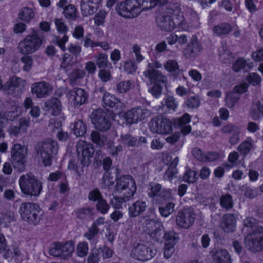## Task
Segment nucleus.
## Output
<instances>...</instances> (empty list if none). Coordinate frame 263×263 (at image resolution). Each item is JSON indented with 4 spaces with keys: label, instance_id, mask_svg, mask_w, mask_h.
<instances>
[{
    "label": "nucleus",
    "instance_id": "1",
    "mask_svg": "<svg viewBox=\"0 0 263 263\" xmlns=\"http://www.w3.org/2000/svg\"><path fill=\"white\" fill-rule=\"evenodd\" d=\"M18 183L21 192L25 195L37 197L43 190L42 182L31 173L22 175Z\"/></svg>",
    "mask_w": 263,
    "mask_h": 263
},
{
    "label": "nucleus",
    "instance_id": "2",
    "mask_svg": "<svg viewBox=\"0 0 263 263\" xmlns=\"http://www.w3.org/2000/svg\"><path fill=\"white\" fill-rule=\"evenodd\" d=\"M42 43V39L38 32L33 29L30 34L27 35L18 44V48L23 54H31L36 51Z\"/></svg>",
    "mask_w": 263,
    "mask_h": 263
},
{
    "label": "nucleus",
    "instance_id": "3",
    "mask_svg": "<svg viewBox=\"0 0 263 263\" xmlns=\"http://www.w3.org/2000/svg\"><path fill=\"white\" fill-rule=\"evenodd\" d=\"M111 115L112 113L105 111L101 108L93 110L91 114L92 123L99 130L107 131L111 125Z\"/></svg>",
    "mask_w": 263,
    "mask_h": 263
},
{
    "label": "nucleus",
    "instance_id": "4",
    "mask_svg": "<svg viewBox=\"0 0 263 263\" xmlns=\"http://www.w3.org/2000/svg\"><path fill=\"white\" fill-rule=\"evenodd\" d=\"M21 217L29 223L36 224L40 221L39 213L40 208L34 203L24 202L21 204L19 209Z\"/></svg>",
    "mask_w": 263,
    "mask_h": 263
},
{
    "label": "nucleus",
    "instance_id": "5",
    "mask_svg": "<svg viewBox=\"0 0 263 263\" xmlns=\"http://www.w3.org/2000/svg\"><path fill=\"white\" fill-rule=\"evenodd\" d=\"M150 130L154 133L168 135L173 132V123L164 117H154L149 122Z\"/></svg>",
    "mask_w": 263,
    "mask_h": 263
},
{
    "label": "nucleus",
    "instance_id": "6",
    "mask_svg": "<svg viewBox=\"0 0 263 263\" xmlns=\"http://www.w3.org/2000/svg\"><path fill=\"white\" fill-rule=\"evenodd\" d=\"M115 192L118 193H130L134 196L137 190L136 182L133 177L129 175H124L119 177L116 175Z\"/></svg>",
    "mask_w": 263,
    "mask_h": 263
},
{
    "label": "nucleus",
    "instance_id": "7",
    "mask_svg": "<svg viewBox=\"0 0 263 263\" xmlns=\"http://www.w3.org/2000/svg\"><path fill=\"white\" fill-rule=\"evenodd\" d=\"M118 14L125 18H134L140 13L136 0H125L119 3L116 7Z\"/></svg>",
    "mask_w": 263,
    "mask_h": 263
},
{
    "label": "nucleus",
    "instance_id": "8",
    "mask_svg": "<svg viewBox=\"0 0 263 263\" xmlns=\"http://www.w3.org/2000/svg\"><path fill=\"white\" fill-rule=\"evenodd\" d=\"M74 250V243L68 241L65 243L55 242L49 249L50 255L54 257H59L63 259L70 257Z\"/></svg>",
    "mask_w": 263,
    "mask_h": 263
},
{
    "label": "nucleus",
    "instance_id": "9",
    "mask_svg": "<svg viewBox=\"0 0 263 263\" xmlns=\"http://www.w3.org/2000/svg\"><path fill=\"white\" fill-rule=\"evenodd\" d=\"M156 254V250L149 247L147 243L140 242L137 243L132 251V256L138 260L145 261L149 260Z\"/></svg>",
    "mask_w": 263,
    "mask_h": 263
},
{
    "label": "nucleus",
    "instance_id": "10",
    "mask_svg": "<svg viewBox=\"0 0 263 263\" xmlns=\"http://www.w3.org/2000/svg\"><path fill=\"white\" fill-rule=\"evenodd\" d=\"M175 10H169L170 14H164L162 17L160 27L162 30L165 31H173L175 28L180 27L184 20L183 16L180 14H174Z\"/></svg>",
    "mask_w": 263,
    "mask_h": 263
},
{
    "label": "nucleus",
    "instance_id": "11",
    "mask_svg": "<svg viewBox=\"0 0 263 263\" xmlns=\"http://www.w3.org/2000/svg\"><path fill=\"white\" fill-rule=\"evenodd\" d=\"M58 151V144L55 140L48 139L44 143L41 151V157L45 166L51 165L53 156L57 154Z\"/></svg>",
    "mask_w": 263,
    "mask_h": 263
},
{
    "label": "nucleus",
    "instance_id": "12",
    "mask_svg": "<svg viewBox=\"0 0 263 263\" xmlns=\"http://www.w3.org/2000/svg\"><path fill=\"white\" fill-rule=\"evenodd\" d=\"M246 247L253 252L263 251V231H253L245 239Z\"/></svg>",
    "mask_w": 263,
    "mask_h": 263
},
{
    "label": "nucleus",
    "instance_id": "13",
    "mask_svg": "<svg viewBox=\"0 0 263 263\" xmlns=\"http://www.w3.org/2000/svg\"><path fill=\"white\" fill-rule=\"evenodd\" d=\"M78 154L81 153L80 164L82 167L88 166L91 162L95 153V148L92 144L85 141L77 146Z\"/></svg>",
    "mask_w": 263,
    "mask_h": 263
},
{
    "label": "nucleus",
    "instance_id": "14",
    "mask_svg": "<svg viewBox=\"0 0 263 263\" xmlns=\"http://www.w3.org/2000/svg\"><path fill=\"white\" fill-rule=\"evenodd\" d=\"M11 162L14 168L18 167L20 170L24 168L26 162V155L24 148L20 144L16 143L13 145L11 151Z\"/></svg>",
    "mask_w": 263,
    "mask_h": 263
},
{
    "label": "nucleus",
    "instance_id": "15",
    "mask_svg": "<svg viewBox=\"0 0 263 263\" xmlns=\"http://www.w3.org/2000/svg\"><path fill=\"white\" fill-rule=\"evenodd\" d=\"M195 219L194 212L190 208H185L178 212L176 216V223L180 228L188 229L193 225Z\"/></svg>",
    "mask_w": 263,
    "mask_h": 263
},
{
    "label": "nucleus",
    "instance_id": "16",
    "mask_svg": "<svg viewBox=\"0 0 263 263\" xmlns=\"http://www.w3.org/2000/svg\"><path fill=\"white\" fill-rule=\"evenodd\" d=\"M148 110L147 109L137 107L127 111L124 117L126 123L130 125L144 120L148 116Z\"/></svg>",
    "mask_w": 263,
    "mask_h": 263
},
{
    "label": "nucleus",
    "instance_id": "17",
    "mask_svg": "<svg viewBox=\"0 0 263 263\" xmlns=\"http://www.w3.org/2000/svg\"><path fill=\"white\" fill-rule=\"evenodd\" d=\"M192 154L198 160L204 163L213 162L220 159V154L218 152L209 151L205 153L198 147L194 148Z\"/></svg>",
    "mask_w": 263,
    "mask_h": 263
},
{
    "label": "nucleus",
    "instance_id": "18",
    "mask_svg": "<svg viewBox=\"0 0 263 263\" xmlns=\"http://www.w3.org/2000/svg\"><path fill=\"white\" fill-rule=\"evenodd\" d=\"M202 50V46L196 35L192 36L191 41L183 49V54L187 59L195 58Z\"/></svg>",
    "mask_w": 263,
    "mask_h": 263
},
{
    "label": "nucleus",
    "instance_id": "19",
    "mask_svg": "<svg viewBox=\"0 0 263 263\" xmlns=\"http://www.w3.org/2000/svg\"><path fill=\"white\" fill-rule=\"evenodd\" d=\"M59 8L63 9V14L65 18L70 21H74L78 16V11L73 4H68L67 0H60L58 4Z\"/></svg>",
    "mask_w": 263,
    "mask_h": 263
},
{
    "label": "nucleus",
    "instance_id": "20",
    "mask_svg": "<svg viewBox=\"0 0 263 263\" xmlns=\"http://www.w3.org/2000/svg\"><path fill=\"white\" fill-rule=\"evenodd\" d=\"M219 226L222 230H236V216L234 213L224 214L220 220Z\"/></svg>",
    "mask_w": 263,
    "mask_h": 263
},
{
    "label": "nucleus",
    "instance_id": "21",
    "mask_svg": "<svg viewBox=\"0 0 263 263\" xmlns=\"http://www.w3.org/2000/svg\"><path fill=\"white\" fill-rule=\"evenodd\" d=\"M44 106L46 110L54 117L59 116L62 111L61 102L56 97H52L45 101Z\"/></svg>",
    "mask_w": 263,
    "mask_h": 263
},
{
    "label": "nucleus",
    "instance_id": "22",
    "mask_svg": "<svg viewBox=\"0 0 263 263\" xmlns=\"http://www.w3.org/2000/svg\"><path fill=\"white\" fill-rule=\"evenodd\" d=\"M50 90V85L44 81L34 83L31 87V92L37 98L46 97Z\"/></svg>",
    "mask_w": 263,
    "mask_h": 263
},
{
    "label": "nucleus",
    "instance_id": "23",
    "mask_svg": "<svg viewBox=\"0 0 263 263\" xmlns=\"http://www.w3.org/2000/svg\"><path fill=\"white\" fill-rule=\"evenodd\" d=\"M101 0H81V9L83 14H93L98 9Z\"/></svg>",
    "mask_w": 263,
    "mask_h": 263
},
{
    "label": "nucleus",
    "instance_id": "24",
    "mask_svg": "<svg viewBox=\"0 0 263 263\" xmlns=\"http://www.w3.org/2000/svg\"><path fill=\"white\" fill-rule=\"evenodd\" d=\"M102 103L103 107L107 110L109 109L116 110L119 107L120 101L114 95L106 91L102 98Z\"/></svg>",
    "mask_w": 263,
    "mask_h": 263
},
{
    "label": "nucleus",
    "instance_id": "25",
    "mask_svg": "<svg viewBox=\"0 0 263 263\" xmlns=\"http://www.w3.org/2000/svg\"><path fill=\"white\" fill-rule=\"evenodd\" d=\"M71 96H73L72 99L73 105L77 107L85 104L88 99L87 92L81 88H77L71 91Z\"/></svg>",
    "mask_w": 263,
    "mask_h": 263
},
{
    "label": "nucleus",
    "instance_id": "26",
    "mask_svg": "<svg viewBox=\"0 0 263 263\" xmlns=\"http://www.w3.org/2000/svg\"><path fill=\"white\" fill-rule=\"evenodd\" d=\"M120 195L119 196L114 195L112 199L111 200V204L115 209H119L122 208L123 203L131 200L134 196L132 192L130 193H118Z\"/></svg>",
    "mask_w": 263,
    "mask_h": 263
},
{
    "label": "nucleus",
    "instance_id": "27",
    "mask_svg": "<svg viewBox=\"0 0 263 263\" xmlns=\"http://www.w3.org/2000/svg\"><path fill=\"white\" fill-rule=\"evenodd\" d=\"M145 201L138 200L133 203L128 208L129 215L131 217H135L144 212L146 209Z\"/></svg>",
    "mask_w": 263,
    "mask_h": 263
},
{
    "label": "nucleus",
    "instance_id": "28",
    "mask_svg": "<svg viewBox=\"0 0 263 263\" xmlns=\"http://www.w3.org/2000/svg\"><path fill=\"white\" fill-rule=\"evenodd\" d=\"M254 141L251 137H248L238 146L237 150L241 156H247L253 149Z\"/></svg>",
    "mask_w": 263,
    "mask_h": 263
},
{
    "label": "nucleus",
    "instance_id": "29",
    "mask_svg": "<svg viewBox=\"0 0 263 263\" xmlns=\"http://www.w3.org/2000/svg\"><path fill=\"white\" fill-rule=\"evenodd\" d=\"M232 30L231 25L229 23H220L215 25L213 29L214 33L217 36H221L230 33Z\"/></svg>",
    "mask_w": 263,
    "mask_h": 263
},
{
    "label": "nucleus",
    "instance_id": "30",
    "mask_svg": "<svg viewBox=\"0 0 263 263\" xmlns=\"http://www.w3.org/2000/svg\"><path fill=\"white\" fill-rule=\"evenodd\" d=\"M23 80L17 76H12L5 83V91H13L23 85Z\"/></svg>",
    "mask_w": 263,
    "mask_h": 263
},
{
    "label": "nucleus",
    "instance_id": "31",
    "mask_svg": "<svg viewBox=\"0 0 263 263\" xmlns=\"http://www.w3.org/2000/svg\"><path fill=\"white\" fill-rule=\"evenodd\" d=\"M16 220L14 216L10 213H3L0 214V227L8 228L14 224Z\"/></svg>",
    "mask_w": 263,
    "mask_h": 263
},
{
    "label": "nucleus",
    "instance_id": "32",
    "mask_svg": "<svg viewBox=\"0 0 263 263\" xmlns=\"http://www.w3.org/2000/svg\"><path fill=\"white\" fill-rule=\"evenodd\" d=\"M137 7L142 11L151 10L159 5L160 0H136Z\"/></svg>",
    "mask_w": 263,
    "mask_h": 263
},
{
    "label": "nucleus",
    "instance_id": "33",
    "mask_svg": "<svg viewBox=\"0 0 263 263\" xmlns=\"http://www.w3.org/2000/svg\"><path fill=\"white\" fill-rule=\"evenodd\" d=\"M72 129L76 137H82L86 133L87 127L82 120H78L74 122Z\"/></svg>",
    "mask_w": 263,
    "mask_h": 263
},
{
    "label": "nucleus",
    "instance_id": "34",
    "mask_svg": "<svg viewBox=\"0 0 263 263\" xmlns=\"http://www.w3.org/2000/svg\"><path fill=\"white\" fill-rule=\"evenodd\" d=\"M252 66L253 63H247V61L244 58L239 57L233 63L232 68L234 72H238L241 70L245 69L246 67H248L249 69H251L252 68Z\"/></svg>",
    "mask_w": 263,
    "mask_h": 263
},
{
    "label": "nucleus",
    "instance_id": "35",
    "mask_svg": "<svg viewBox=\"0 0 263 263\" xmlns=\"http://www.w3.org/2000/svg\"><path fill=\"white\" fill-rule=\"evenodd\" d=\"M18 18L26 23H29L34 16L33 9L28 7H23L18 12Z\"/></svg>",
    "mask_w": 263,
    "mask_h": 263
},
{
    "label": "nucleus",
    "instance_id": "36",
    "mask_svg": "<svg viewBox=\"0 0 263 263\" xmlns=\"http://www.w3.org/2000/svg\"><path fill=\"white\" fill-rule=\"evenodd\" d=\"M214 263H231L229 253L226 250H217L214 256Z\"/></svg>",
    "mask_w": 263,
    "mask_h": 263
},
{
    "label": "nucleus",
    "instance_id": "37",
    "mask_svg": "<svg viewBox=\"0 0 263 263\" xmlns=\"http://www.w3.org/2000/svg\"><path fill=\"white\" fill-rule=\"evenodd\" d=\"M220 206L227 210H229L233 208L234 202L232 196L230 194L222 195L219 199Z\"/></svg>",
    "mask_w": 263,
    "mask_h": 263
},
{
    "label": "nucleus",
    "instance_id": "38",
    "mask_svg": "<svg viewBox=\"0 0 263 263\" xmlns=\"http://www.w3.org/2000/svg\"><path fill=\"white\" fill-rule=\"evenodd\" d=\"M144 73L145 76L149 78L151 83L164 80L161 72L155 69L148 68Z\"/></svg>",
    "mask_w": 263,
    "mask_h": 263
},
{
    "label": "nucleus",
    "instance_id": "39",
    "mask_svg": "<svg viewBox=\"0 0 263 263\" xmlns=\"http://www.w3.org/2000/svg\"><path fill=\"white\" fill-rule=\"evenodd\" d=\"M90 139L93 143L95 144L97 146L101 147L104 145L106 137L101 135L97 131L92 130L90 134Z\"/></svg>",
    "mask_w": 263,
    "mask_h": 263
},
{
    "label": "nucleus",
    "instance_id": "40",
    "mask_svg": "<svg viewBox=\"0 0 263 263\" xmlns=\"http://www.w3.org/2000/svg\"><path fill=\"white\" fill-rule=\"evenodd\" d=\"M240 97L232 90L228 92L226 96V102L228 107L233 108L238 102Z\"/></svg>",
    "mask_w": 263,
    "mask_h": 263
},
{
    "label": "nucleus",
    "instance_id": "41",
    "mask_svg": "<svg viewBox=\"0 0 263 263\" xmlns=\"http://www.w3.org/2000/svg\"><path fill=\"white\" fill-rule=\"evenodd\" d=\"M165 244L175 246L179 240L178 234L175 231H166L164 235Z\"/></svg>",
    "mask_w": 263,
    "mask_h": 263
},
{
    "label": "nucleus",
    "instance_id": "42",
    "mask_svg": "<svg viewBox=\"0 0 263 263\" xmlns=\"http://www.w3.org/2000/svg\"><path fill=\"white\" fill-rule=\"evenodd\" d=\"M197 173L190 168L187 169L183 176L182 180L187 183H193L197 180Z\"/></svg>",
    "mask_w": 263,
    "mask_h": 263
},
{
    "label": "nucleus",
    "instance_id": "43",
    "mask_svg": "<svg viewBox=\"0 0 263 263\" xmlns=\"http://www.w3.org/2000/svg\"><path fill=\"white\" fill-rule=\"evenodd\" d=\"M165 83L164 80L152 82L153 86L149 89V91L156 98H158L161 95L162 90V84Z\"/></svg>",
    "mask_w": 263,
    "mask_h": 263
},
{
    "label": "nucleus",
    "instance_id": "44",
    "mask_svg": "<svg viewBox=\"0 0 263 263\" xmlns=\"http://www.w3.org/2000/svg\"><path fill=\"white\" fill-rule=\"evenodd\" d=\"M77 218L81 220L88 218L92 213V210L90 208H82L75 211Z\"/></svg>",
    "mask_w": 263,
    "mask_h": 263
},
{
    "label": "nucleus",
    "instance_id": "45",
    "mask_svg": "<svg viewBox=\"0 0 263 263\" xmlns=\"http://www.w3.org/2000/svg\"><path fill=\"white\" fill-rule=\"evenodd\" d=\"M96 64L99 68H106L111 64L108 61L107 55L106 53H100L96 59Z\"/></svg>",
    "mask_w": 263,
    "mask_h": 263
},
{
    "label": "nucleus",
    "instance_id": "46",
    "mask_svg": "<svg viewBox=\"0 0 263 263\" xmlns=\"http://www.w3.org/2000/svg\"><path fill=\"white\" fill-rule=\"evenodd\" d=\"M145 223L146 230H162L164 229L162 223L155 219H147Z\"/></svg>",
    "mask_w": 263,
    "mask_h": 263
},
{
    "label": "nucleus",
    "instance_id": "47",
    "mask_svg": "<svg viewBox=\"0 0 263 263\" xmlns=\"http://www.w3.org/2000/svg\"><path fill=\"white\" fill-rule=\"evenodd\" d=\"M88 243L85 241L80 242L76 247V253L80 257H85L88 252Z\"/></svg>",
    "mask_w": 263,
    "mask_h": 263
},
{
    "label": "nucleus",
    "instance_id": "48",
    "mask_svg": "<svg viewBox=\"0 0 263 263\" xmlns=\"http://www.w3.org/2000/svg\"><path fill=\"white\" fill-rule=\"evenodd\" d=\"M174 208L175 204L170 202L167 203L164 206L159 207V211L162 216L166 217L173 213L174 211Z\"/></svg>",
    "mask_w": 263,
    "mask_h": 263
},
{
    "label": "nucleus",
    "instance_id": "49",
    "mask_svg": "<svg viewBox=\"0 0 263 263\" xmlns=\"http://www.w3.org/2000/svg\"><path fill=\"white\" fill-rule=\"evenodd\" d=\"M102 185L104 188H109L114 183V176L110 172H105L102 178Z\"/></svg>",
    "mask_w": 263,
    "mask_h": 263
},
{
    "label": "nucleus",
    "instance_id": "50",
    "mask_svg": "<svg viewBox=\"0 0 263 263\" xmlns=\"http://www.w3.org/2000/svg\"><path fill=\"white\" fill-rule=\"evenodd\" d=\"M162 104L164 107H166L168 111H175L177 106L175 99L172 96H168L165 99H163Z\"/></svg>",
    "mask_w": 263,
    "mask_h": 263
},
{
    "label": "nucleus",
    "instance_id": "51",
    "mask_svg": "<svg viewBox=\"0 0 263 263\" xmlns=\"http://www.w3.org/2000/svg\"><path fill=\"white\" fill-rule=\"evenodd\" d=\"M132 84L129 80L121 81L116 85V91L120 93H126L130 89Z\"/></svg>",
    "mask_w": 263,
    "mask_h": 263
},
{
    "label": "nucleus",
    "instance_id": "52",
    "mask_svg": "<svg viewBox=\"0 0 263 263\" xmlns=\"http://www.w3.org/2000/svg\"><path fill=\"white\" fill-rule=\"evenodd\" d=\"M246 80L248 82V84L249 85L256 86L260 84L261 78L257 73L252 72L247 75Z\"/></svg>",
    "mask_w": 263,
    "mask_h": 263
},
{
    "label": "nucleus",
    "instance_id": "53",
    "mask_svg": "<svg viewBox=\"0 0 263 263\" xmlns=\"http://www.w3.org/2000/svg\"><path fill=\"white\" fill-rule=\"evenodd\" d=\"M88 199L89 201L97 202L103 198V196L98 188L93 189L88 195Z\"/></svg>",
    "mask_w": 263,
    "mask_h": 263
},
{
    "label": "nucleus",
    "instance_id": "54",
    "mask_svg": "<svg viewBox=\"0 0 263 263\" xmlns=\"http://www.w3.org/2000/svg\"><path fill=\"white\" fill-rule=\"evenodd\" d=\"M249 87V85L247 83L242 82L234 86L232 91L240 97L241 95L248 91Z\"/></svg>",
    "mask_w": 263,
    "mask_h": 263
},
{
    "label": "nucleus",
    "instance_id": "55",
    "mask_svg": "<svg viewBox=\"0 0 263 263\" xmlns=\"http://www.w3.org/2000/svg\"><path fill=\"white\" fill-rule=\"evenodd\" d=\"M96 207L97 210L103 214H106L109 209V205L104 198L97 202Z\"/></svg>",
    "mask_w": 263,
    "mask_h": 263
},
{
    "label": "nucleus",
    "instance_id": "56",
    "mask_svg": "<svg viewBox=\"0 0 263 263\" xmlns=\"http://www.w3.org/2000/svg\"><path fill=\"white\" fill-rule=\"evenodd\" d=\"M121 137L123 143L128 146H138V142L136 137L129 134L124 135Z\"/></svg>",
    "mask_w": 263,
    "mask_h": 263
},
{
    "label": "nucleus",
    "instance_id": "57",
    "mask_svg": "<svg viewBox=\"0 0 263 263\" xmlns=\"http://www.w3.org/2000/svg\"><path fill=\"white\" fill-rule=\"evenodd\" d=\"M106 12L104 10H99L94 17L95 24L97 26H103L105 23V19Z\"/></svg>",
    "mask_w": 263,
    "mask_h": 263
},
{
    "label": "nucleus",
    "instance_id": "58",
    "mask_svg": "<svg viewBox=\"0 0 263 263\" xmlns=\"http://www.w3.org/2000/svg\"><path fill=\"white\" fill-rule=\"evenodd\" d=\"M191 122V116L188 113L184 114L181 117L175 120L174 124L179 127L186 125Z\"/></svg>",
    "mask_w": 263,
    "mask_h": 263
},
{
    "label": "nucleus",
    "instance_id": "59",
    "mask_svg": "<svg viewBox=\"0 0 263 263\" xmlns=\"http://www.w3.org/2000/svg\"><path fill=\"white\" fill-rule=\"evenodd\" d=\"M21 254V251L17 246H13L8 248L4 254L6 258H12L14 256H20Z\"/></svg>",
    "mask_w": 263,
    "mask_h": 263
},
{
    "label": "nucleus",
    "instance_id": "60",
    "mask_svg": "<svg viewBox=\"0 0 263 263\" xmlns=\"http://www.w3.org/2000/svg\"><path fill=\"white\" fill-rule=\"evenodd\" d=\"M164 67L168 72H174L179 69V65L175 60H168L164 64Z\"/></svg>",
    "mask_w": 263,
    "mask_h": 263
},
{
    "label": "nucleus",
    "instance_id": "61",
    "mask_svg": "<svg viewBox=\"0 0 263 263\" xmlns=\"http://www.w3.org/2000/svg\"><path fill=\"white\" fill-rule=\"evenodd\" d=\"M200 104V100L198 97L192 96L189 97L186 101V105L189 108L194 109L199 107Z\"/></svg>",
    "mask_w": 263,
    "mask_h": 263
},
{
    "label": "nucleus",
    "instance_id": "62",
    "mask_svg": "<svg viewBox=\"0 0 263 263\" xmlns=\"http://www.w3.org/2000/svg\"><path fill=\"white\" fill-rule=\"evenodd\" d=\"M123 67L124 71L128 74L134 73L137 68L136 64L132 61L125 62Z\"/></svg>",
    "mask_w": 263,
    "mask_h": 263
},
{
    "label": "nucleus",
    "instance_id": "63",
    "mask_svg": "<svg viewBox=\"0 0 263 263\" xmlns=\"http://www.w3.org/2000/svg\"><path fill=\"white\" fill-rule=\"evenodd\" d=\"M98 254L102 256L104 259L111 257L112 256L113 252L111 249L107 247L100 248L96 250Z\"/></svg>",
    "mask_w": 263,
    "mask_h": 263
},
{
    "label": "nucleus",
    "instance_id": "64",
    "mask_svg": "<svg viewBox=\"0 0 263 263\" xmlns=\"http://www.w3.org/2000/svg\"><path fill=\"white\" fill-rule=\"evenodd\" d=\"M21 61L24 64L23 70L25 71H29L33 65L32 58L29 55L23 56L21 58Z\"/></svg>",
    "mask_w": 263,
    "mask_h": 263
}]
</instances>
